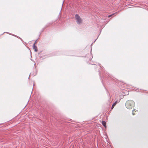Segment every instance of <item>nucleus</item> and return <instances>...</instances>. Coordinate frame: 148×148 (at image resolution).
<instances>
[{"label":"nucleus","mask_w":148,"mask_h":148,"mask_svg":"<svg viewBox=\"0 0 148 148\" xmlns=\"http://www.w3.org/2000/svg\"><path fill=\"white\" fill-rule=\"evenodd\" d=\"M75 18L76 22L78 24H80L82 23V20L80 16L78 14L75 15Z\"/></svg>","instance_id":"obj_1"},{"label":"nucleus","mask_w":148,"mask_h":148,"mask_svg":"<svg viewBox=\"0 0 148 148\" xmlns=\"http://www.w3.org/2000/svg\"><path fill=\"white\" fill-rule=\"evenodd\" d=\"M102 125L105 127H106V122L104 121H103L102 122Z\"/></svg>","instance_id":"obj_4"},{"label":"nucleus","mask_w":148,"mask_h":148,"mask_svg":"<svg viewBox=\"0 0 148 148\" xmlns=\"http://www.w3.org/2000/svg\"><path fill=\"white\" fill-rule=\"evenodd\" d=\"M117 101H115V103H114L115 105H116V104H117Z\"/></svg>","instance_id":"obj_7"},{"label":"nucleus","mask_w":148,"mask_h":148,"mask_svg":"<svg viewBox=\"0 0 148 148\" xmlns=\"http://www.w3.org/2000/svg\"><path fill=\"white\" fill-rule=\"evenodd\" d=\"M132 114L133 115H134V112H132Z\"/></svg>","instance_id":"obj_9"},{"label":"nucleus","mask_w":148,"mask_h":148,"mask_svg":"<svg viewBox=\"0 0 148 148\" xmlns=\"http://www.w3.org/2000/svg\"><path fill=\"white\" fill-rule=\"evenodd\" d=\"M125 106L127 108L129 109L130 108V101H126L125 103Z\"/></svg>","instance_id":"obj_2"},{"label":"nucleus","mask_w":148,"mask_h":148,"mask_svg":"<svg viewBox=\"0 0 148 148\" xmlns=\"http://www.w3.org/2000/svg\"><path fill=\"white\" fill-rule=\"evenodd\" d=\"M113 14H111V15H109L108 16V18H110V17Z\"/></svg>","instance_id":"obj_6"},{"label":"nucleus","mask_w":148,"mask_h":148,"mask_svg":"<svg viewBox=\"0 0 148 148\" xmlns=\"http://www.w3.org/2000/svg\"><path fill=\"white\" fill-rule=\"evenodd\" d=\"M126 0L127 1H129V0Z\"/></svg>","instance_id":"obj_10"},{"label":"nucleus","mask_w":148,"mask_h":148,"mask_svg":"<svg viewBox=\"0 0 148 148\" xmlns=\"http://www.w3.org/2000/svg\"><path fill=\"white\" fill-rule=\"evenodd\" d=\"M33 49H34V51H35L36 52L37 51L38 49H37V47L35 45V44H34L33 45Z\"/></svg>","instance_id":"obj_3"},{"label":"nucleus","mask_w":148,"mask_h":148,"mask_svg":"<svg viewBox=\"0 0 148 148\" xmlns=\"http://www.w3.org/2000/svg\"><path fill=\"white\" fill-rule=\"evenodd\" d=\"M116 105H115L114 103L112 106V109H113V108L114 107V106Z\"/></svg>","instance_id":"obj_5"},{"label":"nucleus","mask_w":148,"mask_h":148,"mask_svg":"<svg viewBox=\"0 0 148 148\" xmlns=\"http://www.w3.org/2000/svg\"><path fill=\"white\" fill-rule=\"evenodd\" d=\"M133 101H130V103H132V102H133Z\"/></svg>","instance_id":"obj_8"}]
</instances>
